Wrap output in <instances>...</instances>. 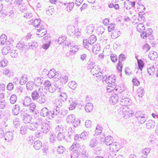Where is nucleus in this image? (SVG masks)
<instances>
[{"instance_id": "nucleus-1", "label": "nucleus", "mask_w": 158, "mask_h": 158, "mask_svg": "<svg viewBox=\"0 0 158 158\" xmlns=\"http://www.w3.org/2000/svg\"><path fill=\"white\" fill-rule=\"evenodd\" d=\"M96 37L92 35L89 36L87 39H83V44L84 47L88 49L90 46H91L96 41Z\"/></svg>"}, {"instance_id": "nucleus-2", "label": "nucleus", "mask_w": 158, "mask_h": 158, "mask_svg": "<svg viewBox=\"0 0 158 158\" xmlns=\"http://www.w3.org/2000/svg\"><path fill=\"white\" fill-rule=\"evenodd\" d=\"M119 96L121 98L120 105L122 106H130L132 104V100L128 98H125L123 95L124 93V91H119Z\"/></svg>"}, {"instance_id": "nucleus-3", "label": "nucleus", "mask_w": 158, "mask_h": 158, "mask_svg": "<svg viewBox=\"0 0 158 158\" xmlns=\"http://www.w3.org/2000/svg\"><path fill=\"white\" fill-rule=\"evenodd\" d=\"M22 110L20 112V116L23 119V123L25 124L30 123L32 119L31 115L25 112V110Z\"/></svg>"}, {"instance_id": "nucleus-4", "label": "nucleus", "mask_w": 158, "mask_h": 158, "mask_svg": "<svg viewBox=\"0 0 158 158\" xmlns=\"http://www.w3.org/2000/svg\"><path fill=\"white\" fill-rule=\"evenodd\" d=\"M40 115L43 117H47L51 119L50 110L49 111L47 107H44L42 109L40 112Z\"/></svg>"}, {"instance_id": "nucleus-5", "label": "nucleus", "mask_w": 158, "mask_h": 158, "mask_svg": "<svg viewBox=\"0 0 158 158\" xmlns=\"http://www.w3.org/2000/svg\"><path fill=\"white\" fill-rule=\"evenodd\" d=\"M78 102H77V100L75 98H70L69 101V109L70 110H74L77 105H78Z\"/></svg>"}, {"instance_id": "nucleus-6", "label": "nucleus", "mask_w": 158, "mask_h": 158, "mask_svg": "<svg viewBox=\"0 0 158 158\" xmlns=\"http://www.w3.org/2000/svg\"><path fill=\"white\" fill-rule=\"evenodd\" d=\"M16 47L23 52H25L26 50L30 47V46L26 45L23 44V42L20 41L17 44Z\"/></svg>"}, {"instance_id": "nucleus-7", "label": "nucleus", "mask_w": 158, "mask_h": 158, "mask_svg": "<svg viewBox=\"0 0 158 158\" xmlns=\"http://www.w3.org/2000/svg\"><path fill=\"white\" fill-rule=\"evenodd\" d=\"M40 127L43 132L45 134L49 132L51 128L50 125L47 123H43Z\"/></svg>"}, {"instance_id": "nucleus-8", "label": "nucleus", "mask_w": 158, "mask_h": 158, "mask_svg": "<svg viewBox=\"0 0 158 158\" xmlns=\"http://www.w3.org/2000/svg\"><path fill=\"white\" fill-rule=\"evenodd\" d=\"M76 33V30L74 26L69 25L67 27V34L69 35H73Z\"/></svg>"}, {"instance_id": "nucleus-9", "label": "nucleus", "mask_w": 158, "mask_h": 158, "mask_svg": "<svg viewBox=\"0 0 158 158\" xmlns=\"http://www.w3.org/2000/svg\"><path fill=\"white\" fill-rule=\"evenodd\" d=\"M60 110V108L57 107H56V108L54 107L53 110H51V119L55 118L58 114H59Z\"/></svg>"}, {"instance_id": "nucleus-10", "label": "nucleus", "mask_w": 158, "mask_h": 158, "mask_svg": "<svg viewBox=\"0 0 158 158\" xmlns=\"http://www.w3.org/2000/svg\"><path fill=\"white\" fill-rule=\"evenodd\" d=\"M13 133L12 132L8 131L5 133L4 137L5 140L7 142H10L13 139Z\"/></svg>"}, {"instance_id": "nucleus-11", "label": "nucleus", "mask_w": 158, "mask_h": 158, "mask_svg": "<svg viewBox=\"0 0 158 158\" xmlns=\"http://www.w3.org/2000/svg\"><path fill=\"white\" fill-rule=\"evenodd\" d=\"M120 146L119 144L115 143H113L110 147V149L111 151L116 152L120 149Z\"/></svg>"}, {"instance_id": "nucleus-12", "label": "nucleus", "mask_w": 158, "mask_h": 158, "mask_svg": "<svg viewBox=\"0 0 158 158\" xmlns=\"http://www.w3.org/2000/svg\"><path fill=\"white\" fill-rule=\"evenodd\" d=\"M119 92L118 94H115L111 97L110 100V103L111 104L114 105L118 101L119 98H120L119 96Z\"/></svg>"}, {"instance_id": "nucleus-13", "label": "nucleus", "mask_w": 158, "mask_h": 158, "mask_svg": "<svg viewBox=\"0 0 158 158\" xmlns=\"http://www.w3.org/2000/svg\"><path fill=\"white\" fill-rule=\"evenodd\" d=\"M105 80V82L107 84L110 83H114L115 81V76L111 75L107 77V75L106 77Z\"/></svg>"}, {"instance_id": "nucleus-14", "label": "nucleus", "mask_w": 158, "mask_h": 158, "mask_svg": "<svg viewBox=\"0 0 158 158\" xmlns=\"http://www.w3.org/2000/svg\"><path fill=\"white\" fill-rule=\"evenodd\" d=\"M20 110V107L18 104H16L14 105L12 109L13 114L15 115L18 114L19 113Z\"/></svg>"}, {"instance_id": "nucleus-15", "label": "nucleus", "mask_w": 158, "mask_h": 158, "mask_svg": "<svg viewBox=\"0 0 158 158\" xmlns=\"http://www.w3.org/2000/svg\"><path fill=\"white\" fill-rule=\"evenodd\" d=\"M91 69V72L94 75L97 74L100 72V68L99 66L94 65Z\"/></svg>"}, {"instance_id": "nucleus-16", "label": "nucleus", "mask_w": 158, "mask_h": 158, "mask_svg": "<svg viewBox=\"0 0 158 158\" xmlns=\"http://www.w3.org/2000/svg\"><path fill=\"white\" fill-rule=\"evenodd\" d=\"M105 143L107 145H109L110 146L113 144V138L110 136H107L105 138Z\"/></svg>"}, {"instance_id": "nucleus-17", "label": "nucleus", "mask_w": 158, "mask_h": 158, "mask_svg": "<svg viewBox=\"0 0 158 158\" xmlns=\"http://www.w3.org/2000/svg\"><path fill=\"white\" fill-rule=\"evenodd\" d=\"M148 56L149 58L151 60H154L157 59L158 56L156 52L151 51L150 52L149 54L148 55Z\"/></svg>"}, {"instance_id": "nucleus-18", "label": "nucleus", "mask_w": 158, "mask_h": 158, "mask_svg": "<svg viewBox=\"0 0 158 158\" xmlns=\"http://www.w3.org/2000/svg\"><path fill=\"white\" fill-rule=\"evenodd\" d=\"M28 129V126L26 125H23L20 127V133L21 135H24L27 133Z\"/></svg>"}, {"instance_id": "nucleus-19", "label": "nucleus", "mask_w": 158, "mask_h": 158, "mask_svg": "<svg viewBox=\"0 0 158 158\" xmlns=\"http://www.w3.org/2000/svg\"><path fill=\"white\" fill-rule=\"evenodd\" d=\"M31 99L29 97H26L23 102V104L25 106H29L31 104Z\"/></svg>"}, {"instance_id": "nucleus-20", "label": "nucleus", "mask_w": 158, "mask_h": 158, "mask_svg": "<svg viewBox=\"0 0 158 158\" xmlns=\"http://www.w3.org/2000/svg\"><path fill=\"white\" fill-rule=\"evenodd\" d=\"M155 125V123L154 121L150 120L146 122V127L148 129L153 128Z\"/></svg>"}, {"instance_id": "nucleus-21", "label": "nucleus", "mask_w": 158, "mask_h": 158, "mask_svg": "<svg viewBox=\"0 0 158 158\" xmlns=\"http://www.w3.org/2000/svg\"><path fill=\"white\" fill-rule=\"evenodd\" d=\"M39 124L38 123V125L36 124L35 122L31 123L28 126L29 129L31 131L36 130L39 126L38 125Z\"/></svg>"}, {"instance_id": "nucleus-22", "label": "nucleus", "mask_w": 158, "mask_h": 158, "mask_svg": "<svg viewBox=\"0 0 158 158\" xmlns=\"http://www.w3.org/2000/svg\"><path fill=\"white\" fill-rule=\"evenodd\" d=\"M126 59L125 58V55L123 54H120L118 56V63L117 64V68L118 69L119 67L122 64V62L125 60Z\"/></svg>"}, {"instance_id": "nucleus-23", "label": "nucleus", "mask_w": 158, "mask_h": 158, "mask_svg": "<svg viewBox=\"0 0 158 158\" xmlns=\"http://www.w3.org/2000/svg\"><path fill=\"white\" fill-rule=\"evenodd\" d=\"M147 116L144 114H142L140 117L137 119L139 123L143 124L147 120Z\"/></svg>"}, {"instance_id": "nucleus-24", "label": "nucleus", "mask_w": 158, "mask_h": 158, "mask_svg": "<svg viewBox=\"0 0 158 158\" xmlns=\"http://www.w3.org/2000/svg\"><path fill=\"white\" fill-rule=\"evenodd\" d=\"M31 96L32 99L34 100H37L40 96L39 93L37 90H34L31 93Z\"/></svg>"}, {"instance_id": "nucleus-25", "label": "nucleus", "mask_w": 158, "mask_h": 158, "mask_svg": "<svg viewBox=\"0 0 158 158\" xmlns=\"http://www.w3.org/2000/svg\"><path fill=\"white\" fill-rule=\"evenodd\" d=\"M42 145V143L40 140L35 141L34 143V147L36 150H39L41 148Z\"/></svg>"}, {"instance_id": "nucleus-26", "label": "nucleus", "mask_w": 158, "mask_h": 158, "mask_svg": "<svg viewBox=\"0 0 158 158\" xmlns=\"http://www.w3.org/2000/svg\"><path fill=\"white\" fill-rule=\"evenodd\" d=\"M29 106H30L29 110L32 113L34 114H37V113H38L37 111H35L36 107V106L35 104L34 103H31Z\"/></svg>"}, {"instance_id": "nucleus-27", "label": "nucleus", "mask_w": 158, "mask_h": 158, "mask_svg": "<svg viewBox=\"0 0 158 158\" xmlns=\"http://www.w3.org/2000/svg\"><path fill=\"white\" fill-rule=\"evenodd\" d=\"M53 103L55 105L56 107L60 108L62 105V103L61 100L59 99H55L53 102Z\"/></svg>"}, {"instance_id": "nucleus-28", "label": "nucleus", "mask_w": 158, "mask_h": 158, "mask_svg": "<svg viewBox=\"0 0 158 158\" xmlns=\"http://www.w3.org/2000/svg\"><path fill=\"white\" fill-rule=\"evenodd\" d=\"M93 106L91 103H87L85 106V110L87 112H89L93 109Z\"/></svg>"}, {"instance_id": "nucleus-29", "label": "nucleus", "mask_w": 158, "mask_h": 158, "mask_svg": "<svg viewBox=\"0 0 158 158\" xmlns=\"http://www.w3.org/2000/svg\"><path fill=\"white\" fill-rule=\"evenodd\" d=\"M11 47L10 46H7L4 47L2 49V53L3 55L7 54L8 52H10Z\"/></svg>"}, {"instance_id": "nucleus-30", "label": "nucleus", "mask_w": 158, "mask_h": 158, "mask_svg": "<svg viewBox=\"0 0 158 158\" xmlns=\"http://www.w3.org/2000/svg\"><path fill=\"white\" fill-rule=\"evenodd\" d=\"M57 84L56 83L52 84L48 88L49 92L52 93L54 92L57 89Z\"/></svg>"}, {"instance_id": "nucleus-31", "label": "nucleus", "mask_w": 158, "mask_h": 158, "mask_svg": "<svg viewBox=\"0 0 158 158\" xmlns=\"http://www.w3.org/2000/svg\"><path fill=\"white\" fill-rule=\"evenodd\" d=\"M44 82V81L40 77L36 78L34 81V84L36 86H40Z\"/></svg>"}, {"instance_id": "nucleus-32", "label": "nucleus", "mask_w": 158, "mask_h": 158, "mask_svg": "<svg viewBox=\"0 0 158 158\" xmlns=\"http://www.w3.org/2000/svg\"><path fill=\"white\" fill-rule=\"evenodd\" d=\"M75 116L74 115L71 114L69 115L66 118L67 122L68 123H72L75 121Z\"/></svg>"}, {"instance_id": "nucleus-33", "label": "nucleus", "mask_w": 158, "mask_h": 158, "mask_svg": "<svg viewBox=\"0 0 158 158\" xmlns=\"http://www.w3.org/2000/svg\"><path fill=\"white\" fill-rule=\"evenodd\" d=\"M137 31L139 32H144L145 30V27L144 25L142 23H139L137 26Z\"/></svg>"}, {"instance_id": "nucleus-34", "label": "nucleus", "mask_w": 158, "mask_h": 158, "mask_svg": "<svg viewBox=\"0 0 158 158\" xmlns=\"http://www.w3.org/2000/svg\"><path fill=\"white\" fill-rule=\"evenodd\" d=\"M41 19H35L32 22V24L34 27H36L37 28H38L41 26Z\"/></svg>"}, {"instance_id": "nucleus-35", "label": "nucleus", "mask_w": 158, "mask_h": 158, "mask_svg": "<svg viewBox=\"0 0 158 158\" xmlns=\"http://www.w3.org/2000/svg\"><path fill=\"white\" fill-rule=\"evenodd\" d=\"M7 40V37L5 34H2L0 37V44L4 45L6 44Z\"/></svg>"}, {"instance_id": "nucleus-36", "label": "nucleus", "mask_w": 158, "mask_h": 158, "mask_svg": "<svg viewBox=\"0 0 158 158\" xmlns=\"http://www.w3.org/2000/svg\"><path fill=\"white\" fill-rule=\"evenodd\" d=\"M52 71L54 74V72H56V70L54 69H51L49 72L46 69H45L42 72V73L43 75L46 76L47 75H48V74H50L52 73Z\"/></svg>"}, {"instance_id": "nucleus-37", "label": "nucleus", "mask_w": 158, "mask_h": 158, "mask_svg": "<svg viewBox=\"0 0 158 158\" xmlns=\"http://www.w3.org/2000/svg\"><path fill=\"white\" fill-rule=\"evenodd\" d=\"M98 142L97 139L94 138L92 139L89 142V146L91 148H94L97 146Z\"/></svg>"}, {"instance_id": "nucleus-38", "label": "nucleus", "mask_w": 158, "mask_h": 158, "mask_svg": "<svg viewBox=\"0 0 158 158\" xmlns=\"http://www.w3.org/2000/svg\"><path fill=\"white\" fill-rule=\"evenodd\" d=\"M56 138L59 141L65 139V138L64 133L63 132H59L56 136Z\"/></svg>"}, {"instance_id": "nucleus-39", "label": "nucleus", "mask_w": 158, "mask_h": 158, "mask_svg": "<svg viewBox=\"0 0 158 158\" xmlns=\"http://www.w3.org/2000/svg\"><path fill=\"white\" fill-rule=\"evenodd\" d=\"M50 142L53 143L56 140V135L54 132L49 134Z\"/></svg>"}, {"instance_id": "nucleus-40", "label": "nucleus", "mask_w": 158, "mask_h": 158, "mask_svg": "<svg viewBox=\"0 0 158 158\" xmlns=\"http://www.w3.org/2000/svg\"><path fill=\"white\" fill-rule=\"evenodd\" d=\"M131 1L129 0H126L124 3V7L127 9L129 10L132 8Z\"/></svg>"}, {"instance_id": "nucleus-41", "label": "nucleus", "mask_w": 158, "mask_h": 158, "mask_svg": "<svg viewBox=\"0 0 158 158\" xmlns=\"http://www.w3.org/2000/svg\"><path fill=\"white\" fill-rule=\"evenodd\" d=\"M147 69L148 73L150 75H154L156 70L154 65H152V66L150 67Z\"/></svg>"}, {"instance_id": "nucleus-42", "label": "nucleus", "mask_w": 158, "mask_h": 158, "mask_svg": "<svg viewBox=\"0 0 158 158\" xmlns=\"http://www.w3.org/2000/svg\"><path fill=\"white\" fill-rule=\"evenodd\" d=\"M137 91L138 96L139 97H142L144 93V91L143 88L140 87L137 89Z\"/></svg>"}, {"instance_id": "nucleus-43", "label": "nucleus", "mask_w": 158, "mask_h": 158, "mask_svg": "<svg viewBox=\"0 0 158 158\" xmlns=\"http://www.w3.org/2000/svg\"><path fill=\"white\" fill-rule=\"evenodd\" d=\"M34 86V83L33 81H29L26 84V88L28 90H32L33 89Z\"/></svg>"}, {"instance_id": "nucleus-44", "label": "nucleus", "mask_w": 158, "mask_h": 158, "mask_svg": "<svg viewBox=\"0 0 158 158\" xmlns=\"http://www.w3.org/2000/svg\"><path fill=\"white\" fill-rule=\"evenodd\" d=\"M27 80V75H22L20 81L19 82V83L20 84L23 85L26 82Z\"/></svg>"}, {"instance_id": "nucleus-45", "label": "nucleus", "mask_w": 158, "mask_h": 158, "mask_svg": "<svg viewBox=\"0 0 158 158\" xmlns=\"http://www.w3.org/2000/svg\"><path fill=\"white\" fill-rule=\"evenodd\" d=\"M59 98L63 102L66 101L67 98V96L66 93H62L59 95Z\"/></svg>"}, {"instance_id": "nucleus-46", "label": "nucleus", "mask_w": 158, "mask_h": 158, "mask_svg": "<svg viewBox=\"0 0 158 158\" xmlns=\"http://www.w3.org/2000/svg\"><path fill=\"white\" fill-rule=\"evenodd\" d=\"M45 98V96L44 95L41 96H40L38 99H37V100H37V102L39 103H44L46 101Z\"/></svg>"}, {"instance_id": "nucleus-47", "label": "nucleus", "mask_w": 158, "mask_h": 158, "mask_svg": "<svg viewBox=\"0 0 158 158\" xmlns=\"http://www.w3.org/2000/svg\"><path fill=\"white\" fill-rule=\"evenodd\" d=\"M75 135L74 131L71 127H69L68 130V137L70 139L73 137Z\"/></svg>"}, {"instance_id": "nucleus-48", "label": "nucleus", "mask_w": 158, "mask_h": 158, "mask_svg": "<svg viewBox=\"0 0 158 158\" xmlns=\"http://www.w3.org/2000/svg\"><path fill=\"white\" fill-rule=\"evenodd\" d=\"M8 61L6 59H4L0 61V67L4 68L8 64Z\"/></svg>"}, {"instance_id": "nucleus-49", "label": "nucleus", "mask_w": 158, "mask_h": 158, "mask_svg": "<svg viewBox=\"0 0 158 158\" xmlns=\"http://www.w3.org/2000/svg\"><path fill=\"white\" fill-rule=\"evenodd\" d=\"M69 87L73 90H74L77 86L76 83L74 81L69 82Z\"/></svg>"}, {"instance_id": "nucleus-50", "label": "nucleus", "mask_w": 158, "mask_h": 158, "mask_svg": "<svg viewBox=\"0 0 158 158\" xmlns=\"http://www.w3.org/2000/svg\"><path fill=\"white\" fill-rule=\"evenodd\" d=\"M89 135V133L85 131L82 132L80 135V138L82 140H84L87 139Z\"/></svg>"}, {"instance_id": "nucleus-51", "label": "nucleus", "mask_w": 158, "mask_h": 158, "mask_svg": "<svg viewBox=\"0 0 158 158\" xmlns=\"http://www.w3.org/2000/svg\"><path fill=\"white\" fill-rule=\"evenodd\" d=\"M67 39L66 36H62L61 37H59L58 39L57 42L59 44H61L66 40Z\"/></svg>"}, {"instance_id": "nucleus-52", "label": "nucleus", "mask_w": 158, "mask_h": 158, "mask_svg": "<svg viewBox=\"0 0 158 158\" xmlns=\"http://www.w3.org/2000/svg\"><path fill=\"white\" fill-rule=\"evenodd\" d=\"M17 99V96L15 94L12 95L10 99V102L12 104H14Z\"/></svg>"}, {"instance_id": "nucleus-53", "label": "nucleus", "mask_w": 158, "mask_h": 158, "mask_svg": "<svg viewBox=\"0 0 158 158\" xmlns=\"http://www.w3.org/2000/svg\"><path fill=\"white\" fill-rule=\"evenodd\" d=\"M73 44H74L73 43V42L71 41H67V43H65V45L68 47H69L70 48H71V49H72L73 48H77V46L73 45Z\"/></svg>"}, {"instance_id": "nucleus-54", "label": "nucleus", "mask_w": 158, "mask_h": 158, "mask_svg": "<svg viewBox=\"0 0 158 158\" xmlns=\"http://www.w3.org/2000/svg\"><path fill=\"white\" fill-rule=\"evenodd\" d=\"M80 144L77 143H74L71 147V149L74 150V151L76 150L77 148H79Z\"/></svg>"}, {"instance_id": "nucleus-55", "label": "nucleus", "mask_w": 158, "mask_h": 158, "mask_svg": "<svg viewBox=\"0 0 158 158\" xmlns=\"http://www.w3.org/2000/svg\"><path fill=\"white\" fill-rule=\"evenodd\" d=\"M137 63L139 69L141 70L144 66V63L143 61L141 59L138 60Z\"/></svg>"}, {"instance_id": "nucleus-56", "label": "nucleus", "mask_w": 158, "mask_h": 158, "mask_svg": "<svg viewBox=\"0 0 158 158\" xmlns=\"http://www.w3.org/2000/svg\"><path fill=\"white\" fill-rule=\"evenodd\" d=\"M68 74H65L64 75L62 74L61 78L63 81H62V82L64 84L66 83L68 81Z\"/></svg>"}, {"instance_id": "nucleus-57", "label": "nucleus", "mask_w": 158, "mask_h": 158, "mask_svg": "<svg viewBox=\"0 0 158 158\" xmlns=\"http://www.w3.org/2000/svg\"><path fill=\"white\" fill-rule=\"evenodd\" d=\"M105 30L102 27H98L97 30V32L99 35H101L104 32Z\"/></svg>"}, {"instance_id": "nucleus-58", "label": "nucleus", "mask_w": 158, "mask_h": 158, "mask_svg": "<svg viewBox=\"0 0 158 158\" xmlns=\"http://www.w3.org/2000/svg\"><path fill=\"white\" fill-rule=\"evenodd\" d=\"M151 151V149L149 148H146L144 149L142 152V154L147 156L148 153Z\"/></svg>"}, {"instance_id": "nucleus-59", "label": "nucleus", "mask_w": 158, "mask_h": 158, "mask_svg": "<svg viewBox=\"0 0 158 158\" xmlns=\"http://www.w3.org/2000/svg\"><path fill=\"white\" fill-rule=\"evenodd\" d=\"M74 6V3L73 2L70 3L69 4L66 8L67 10L69 12L72 10L73 7Z\"/></svg>"}, {"instance_id": "nucleus-60", "label": "nucleus", "mask_w": 158, "mask_h": 158, "mask_svg": "<svg viewBox=\"0 0 158 158\" xmlns=\"http://www.w3.org/2000/svg\"><path fill=\"white\" fill-rule=\"evenodd\" d=\"M110 59L113 62L117 61L118 60L117 56L115 54H111L110 55Z\"/></svg>"}, {"instance_id": "nucleus-61", "label": "nucleus", "mask_w": 158, "mask_h": 158, "mask_svg": "<svg viewBox=\"0 0 158 158\" xmlns=\"http://www.w3.org/2000/svg\"><path fill=\"white\" fill-rule=\"evenodd\" d=\"M143 50L146 52H148L150 48V46L147 43L144 44L143 47Z\"/></svg>"}, {"instance_id": "nucleus-62", "label": "nucleus", "mask_w": 158, "mask_h": 158, "mask_svg": "<svg viewBox=\"0 0 158 158\" xmlns=\"http://www.w3.org/2000/svg\"><path fill=\"white\" fill-rule=\"evenodd\" d=\"M64 149V148L61 145L58 146L57 150L59 154L63 153Z\"/></svg>"}, {"instance_id": "nucleus-63", "label": "nucleus", "mask_w": 158, "mask_h": 158, "mask_svg": "<svg viewBox=\"0 0 158 158\" xmlns=\"http://www.w3.org/2000/svg\"><path fill=\"white\" fill-rule=\"evenodd\" d=\"M28 45L30 46V47L31 48L34 49L38 47V44L37 42H35V41L34 42H32L31 43V45L29 44Z\"/></svg>"}, {"instance_id": "nucleus-64", "label": "nucleus", "mask_w": 158, "mask_h": 158, "mask_svg": "<svg viewBox=\"0 0 158 158\" xmlns=\"http://www.w3.org/2000/svg\"><path fill=\"white\" fill-rule=\"evenodd\" d=\"M34 137L31 135L29 136L27 139V140L30 144H32L34 142Z\"/></svg>"}]
</instances>
